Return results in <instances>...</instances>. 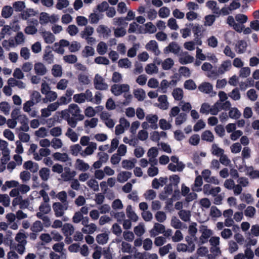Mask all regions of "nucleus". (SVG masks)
<instances>
[{"mask_svg":"<svg viewBox=\"0 0 259 259\" xmlns=\"http://www.w3.org/2000/svg\"><path fill=\"white\" fill-rule=\"evenodd\" d=\"M40 33L46 43L51 44L54 42L55 40V36L51 32L45 30L40 31Z\"/></svg>","mask_w":259,"mask_h":259,"instance_id":"nucleus-19","label":"nucleus"},{"mask_svg":"<svg viewBox=\"0 0 259 259\" xmlns=\"http://www.w3.org/2000/svg\"><path fill=\"white\" fill-rule=\"evenodd\" d=\"M95 54L94 49L89 46H85L82 51V55L84 57H89L94 56Z\"/></svg>","mask_w":259,"mask_h":259,"instance_id":"nucleus-59","label":"nucleus"},{"mask_svg":"<svg viewBox=\"0 0 259 259\" xmlns=\"http://www.w3.org/2000/svg\"><path fill=\"white\" fill-rule=\"evenodd\" d=\"M62 230L64 235L66 237V242L69 243L70 241H68V239L70 240L71 238H68V237L72 235L74 231V228L73 225L68 223L65 224L62 227Z\"/></svg>","mask_w":259,"mask_h":259,"instance_id":"nucleus-12","label":"nucleus"},{"mask_svg":"<svg viewBox=\"0 0 259 259\" xmlns=\"http://www.w3.org/2000/svg\"><path fill=\"white\" fill-rule=\"evenodd\" d=\"M243 171L245 172L246 175L249 176L251 179L259 178V171L254 170L252 166H245Z\"/></svg>","mask_w":259,"mask_h":259,"instance_id":"nucleus-23","label":"nucleus"},{"mask_svg":"<svg viewBox=\"0 0 259 259\" xmlns=\"http://www.w3.org/2000/svg\"><path fill=\"white\" fill-rule=\"evenodd\" d=\"M53 157L55 160L63 162L69 160V156L66 153L56 152L53 154Z\"/></svg>","mask_w":259,"mask_h":259,"instance_id":"nucleus-35","label":"nucleus"},{"mask_svg":"<svg viewBox=\"0 0 259 259\" xmlns=\"http://www.w3.org/2000/svg\"><path fill=\"white\" fill-rule=\"evenodd\" d=\"M97 148V144L95 142H91L81 153V157H85L92 155Z\"/></svg>","mask_w":259,"mask_h":259,"instance_id":"nucleus-13","label":"nucleus"},{"mask_svg":"<svg viewBox=\"0 0 259 259\" xmlns=\"http://www.w3.org/2000/svg\"><path fill=\"white\" fill-rule=\"evenodd\" d=\"M194 60V57L189 55L187 52L181 55L179 58V62L182 64L191 63L193 62Z\"/></svg>","mask_w":259,"mask_h":259,"instance_id":"nucleus-30","label":"nucleus"},{"mask_svg":"<svg viewBox=\"0 0 259 259\" xmlns=\"http://www.w3.org/2000/svg\"><path fill=\"white\" fill-rule=\"evenodd\" d=\"M135 97L139 101H143L146 97L145 92L142 89H137L134 91Z\"/></svg>","mask_w":259,"mask_h":259,"instance_id":"nucleus-46","label":"nucleus"},{"mask_svg":"<svg viewBox=\"0 0 259 259\" xmlns=\"http://www.w3.org/2000/svg\"><path fill=\"white\" fill-rule=\"evenodd\" d=\"M50 172L49 168L43 167L39 171V177L44 181H47L50 178Z\"/></svg>","mask_w":259,"mask_h":259,"instance_id":"nucleus-43","label":"nucleus"},{"mask_svg":"<svg viewBox=\"0 0 259 259\" xmlns=\"http://www.w3.org/2000/svg\"><path fill=\"white\" fill-rule=\"evenodd\" d=\"M159 125L161 130L165 131L170 130L172 126L171 123L165 119L159 120Z\"/></svg>","mask_w":259,"mask_h":259,"instance_id":"nucleus-64","label":"nucleus"},{"mask_svg":"<svg viewBox=\"0 0 259 259\" xmlns=\"http://www.w3.org/2000/svg\"><path fill=\"white\" fill-rule=\"evenodd\" d=\"M101 118L108 127L112 128L115 125V121L107 112H103L101 114Z\"/></svg>","mask_w":259,"mask_h":259,"instance_id":"nucleus-10","label":"nucleus"},{"mask_svg":"<svg viewBox=\"0 0 259 259\" xmlns=\"http://www.w3.org/2000/svg\"><path fill=\"white\" fill-rule=\"evenodd\" d=\"M203 184L202 178L201 176H198L195 180V182L192 189L193 191L199 192L201 191V186Z\"/></svg>","mask_w":259,"mask_h":259,"instance_id":"nucleus-36","label":"nucleus"},{"mask_svg":"<svg viewBox=\"0 0 259 259\" xmlns=\"http://www.w3.org/2000/svg\"><path fill=\"white\" fill-rule=\"evenodd\" d=\"M118 65L120 68L127 69L132 66V62L127 58L121 59L118 61Z\"/></svg>","mask_w":259,"mask_h":259,"instance_id":"nucleus-61","label":"nucleus"},{"mask_svg":"<svg viewBox=\"0 0 259 259\" xmlns=\"http://www.w3.org/2000/svg\"><path fill=\"white\" fill-rule=\"evenodd\" d=\"M147 156L149 158L150 163H157V160L156 157L158 155V150L157 148L153 147L150 148L147 152Z\"/></svg>","mask_w":259,"mask_h":259,"instance_id":"nucleus-15","label":"nucleus"},{"mask_svg":"<svg viewBox=\"0 0 259 259\" xmlns=\"http://www.w3.org/2000/svg\"><path fill=\"white\" fill-rule=\"evenodd\" d=\"M98 119L97 118H92L84 121V125L85 127L95 128L98 124Z\"/></svg>","mask_w":259,"mask_h":259,"instance_id":"nucleus-55","label":"nucleus"},{"mask_svg":"<svg viewBox=\"0 0 259 259\" xmlns=\"http://www.w3.org/2000/svg\"><path fill=\"white\" fill-rule=\"evenodd\" d=\"M97 32L104 37H108L111 33V29L104 25H100L97 28Z\"/></svg>","mask_w":259,"mask_h":259,"instance_id":"nucleus-27","label":"nucleus"},{"mask_svg":"<svg viewBox=\"0 0 259 259\" xmlns=\"http://www.w3.org/2000/svg\"><path fill=\"white\" fill-rule=\"evenodd\" d=\"M8 84L11 87H17L20 89H24L26 88V84L20 79H16L11 77L8 80Z\"/></svg>","mask_w":259,"mask_h":259,"instance_id":"nucleus-18","label":"nucleus"},{"mask_svg":"<svg viewBox=\"0 0 259 259\" xmlns=\"http://www.w3.org/2000/svg\"><path fill=\"white\" fill-rule=\"evenodd\" d=\"M145 48L147 50L152 52L156 56H158L160 54L158 44L155 40H150L146 44Z\"/></svg>","mask_w":259,"mask_h":259,"instance_id":"nucleus-14","label":"nucleus"},{"mask_svg":"<svg viewBox=\"0 0 259 259\" xmlns=\"http://www.w3.org/2000/svg\"><path fill=\"white\" fill-rule=\"evenodd\" d=\"M180 51V47L179 45L174 42H171L168 46L165 47L163 52L165 54H168L169 53H172L175 54H178Z\"/></svg>","mask_w":259,"mask_h":259,"instance_id":"nucleus-20","label":"nucleus"},{"mask_svg":"<svg viewBox=\"0 0 259 259\" xmlns=\"http://www.w3.org/2000/svg\"><path fill=\"white\" fill-rule=\"evenodd\" d=\"M136 161L135 158L132 160H123L121 162L122 167L126 169H131L134 167Z\"/></svg>","mask_w":259,"mask_h":259,"instance_id":"nucleus-45","label":"nucleus"},{"mask_svg":"<svg viewBox=\"0 0 259 259\" xmlns=\"http://www.w3.org/2000/svg\"><path fill=\"white\" fill-rule=\"evenodd\" d=\"M206 6L211 9L213 13L220 14V10L217 7V2L213 1H210L206 3Z\"/></svg>","mask_w":259,"mask_h":259,"instance_id":"nucleus-52","label":"nucleus"},{"mask_svg":"<svg viewBox=\"0 0 259 259\" xmlns=\"http://www.w3.org/2000/svg\"><path fill=\"white\" fill-rule=\"evenodd\" d=\"M34 135L37 138H45L49 136V130L45 127H41L35 131Z\"/></svg>","mask_w":259,"mask_h":259,"instance_id":"nucleus-39","label":"nucleus"},{"mask_svg":"<svg viewBox=\"0 0 259 259\" xmlns=\"http://www.w3.org/2000/svg\"><path fill=\"white\" fill-rule=\"evenodd\" d=\"M164 193L160 195L159 198L161 200H164L168 197L172 192V187L171 184L165 187Z\"/></svg>","mask_w":259,"mask_h":259,"instance_id":"nucleus-53","label":"nucleus"},{"mask_svg":"<svg viewBox=\"0 0 259 259\" xmlns=\"http://www.w3.org/2000/svg\"><path fill=\"white\" fill-rule=\"evenodd\" d=\"M247 46V43L245 41L240 40L236 45V51L238 54H243L245 52Z\"/></svg>","mask_w":259,"mask_h":259,"instance_id":"nucleus-42","label":"nucleus"},{"mask_svg":"<svg viewBox=\"0 0 259 259\" xmlns=\"http://www.w3.org/2000/svg\"><path fill=\"white\" fill-rule=\"evenodd\" d=\"M26 238L27 236L24 233V231L23 230H21L17 234L15 237V240L18 242V244H26Z\"/></svg>","mask_w":259,"mask_h":259,"instance_id":"nucleus-34","label":"nucleus"},{"mask_svg":"<svg viewBox=\"0 0 259 259\" xmlns=\"http://www.w3.org/2000/svg\"><path fill=\"white\" fill-rule=\"evenodd\" d=\"M109 237L107 233H101L96 236V241L100 244H105L108 240Z\"/></svg>","mask_w":259,"mask_h":259,"instance_id":"nucleus-56","label":"nucleus"},{"mask_svg":"<svg viewBox=\"0 0 259 259\" xmlns=\"http://www.w3.org/2000/svg\"><path fill=\"white\" fill-rule=\"evenodd\" d=\"M46 98L44 100V102L49 101L50 102H53L57 98V94L52 91H49L47 94L45 95Z\"/></svg>","mask_w":259,"mask_h":259,"instance_id":"nucleus-62","label":"nucleus"},{"mask_svg":"<svg viewBox=\"0 0 259 259\" xmlns=\"http://www.w3.org/2000/svg\"><path fill=\"white\" fill-rule=\"evenodd\" d=\"M221 191L220 187H213L209 184H205L203 186V192L204 194L215 196Z\"/></svg>","mask_w":259,"mask_h":259,"instance_id":"nucleus-9","label":"nucleus"},{"mask_svg":"<svg viewBox=\"0 0 259 259\" xmlns=\"http://www.w3.org/2000/svg\"><path fill=\"white\" fill-rule=\"evenodd\" d=\"M167 178L161 177L159 179H154L152 181V187L155 189H158L163 186L167 182Z\"/></svg>","mask_w":259,"mask_h":259,"instance_id":"nucleus-40","label":"nucleus"},{"mask_svg":"<svg viewBox=\"0 0 259 259\" xmlns=\"http://www.w3.org/2000/svg\"><path fill=\"white\" fill-rule=\"evenodd\" d=\"M97 227L95 224L91 223L89 225L86 226L85 227H83L81 229V231L83 233L85 234H92L96 231Z\"/></svg>","mask_w":259,"mask_h":259,"instance_id":"nucleus-33","label":"nucleus"},{"mask_svg":"<svg viewBox=\"0 0 259 259\" xmlns=\"http://www.w3.org/2000/svg\"><path fill=\"white\" fill-rule=\"evenodd\" d=\"M172 95L176 100L181 101L184 96L183 91L181 88H176L173 90Z\"/></svg>","mask_w":259,"mask_h":259,"instance_id":"nucleus-51","label":"nucleus"},{"mask_svg":"<svg viewBox=\"0 0 259 259\" xmlns=\"http://www.w3.org/2000/svg\"><path fill=\"white\" fill-rule=\"evenodd\" d=\"M75 167L78 170L85 171L90 168V165L83 160L77 159L75 162Z\"/></svg>","mask_w":259,"mask_h":259,"instance_id":"nucleus-22","label":"nucleus"},{"mask_svg":"<svg viewBox=\"0 0 259 259\" xmlns=\"http://www.w3.org/2000/svg\"><path fill=\"white\" fill-rule=\"evenodd\" d=\"M43 229V225L40 221H36L34 222L30 228L33 232L38 233L41 232Z\"/></svg>","mask_w":259,"mask_h":259,"instance_id":"nucleus-63","label":"nucleus"},{"mask_svg":"<svg viewBox=\"0 0 259 259\" xmlns=\"http://www.w3.org/2000/svg\"><path fill=\"white\" fill-rule=\"evenodd\" d=\"M201 139L202 140L211 142L213 141L214 136L212 132L210 131L206 130L202 133L201 135Z\"/></svg>","mask_w":259,"mask_h":259,"instance_id":"nucleus-58","label":"nucleus"},{"mask_svg":"<svg viewBox=\"0 0 259 259\" xmlns=\"http://www.w3.org/2000/svg\"><path fill=\"white\" fill-rule=\"evenodd\" d=\"M212 89V85L210 83L207 82H202L198 87V90L205 94L210 93Z\"/></svg>","mask_w":259,"mask_h":259,"instance_id":"nucleus-31","label":"nucleus"},{"mask_svg":"<svg viewBox=\"0 0 259 259\" xmlns=\"http://www.w3.org/2000/svg\"><path fill=\"white\" fill-rule=\"evenodd\" d=\"M232 62L230 60H226L222 61L221 64L218 67L216 74L222 75L225 72H228L232 68Z\"/></svg>","mask_w":259,"mask_h":259,"instance_id":"nucleus-8","label":"nucleus"},{"mask_svg":"<svg viewBox=\"0 0 259 259\" xmlns=\"http://www.w3.org/2000/svg\"><path fill=\"white\" fill-rule=\"evenodd\" d=\"M150 166L147 170V174L149 177H153L157 175L159 172L158 167L155 166L157 163H150Z\"/></svg>","mask_w":259,"mask_h":259,"instance_id":"nucleus-54","label":"nucleus"},{"mask_svg":"<svg viewBox=\"0 0 259 259\" xmlns=\"http://www.w3.org/2000/svg\"><path fill=\"white\" fill-rule=\"evenodd\" d=\"M201 231L202 232V234L200 239L202 243H204L212 235V231L205 226H203L201 228Z\"/></svg>","mask_w":259,"mask_h":259,"instance_id":"nucleus-26","label":"nucleus"},{"mask_svg":"<svg viewBox=\"0 0 259 259\" xmlns=\"http://www.w3.org/2000/svg\"><path fill=\"white\" fill-rule=\"evenodd\" d=\"M187 118V114L185 113H181L176 118L175 124L176 125H181L184 123Z\"/></svg>","mask_w":259,"mask_h":259,"instance_id":"nucleus-60","label":"nucleus"},{"mask_svg":"<svg viewBox=\"0 0 259 259\" xmlns=\"http://www.w3.org/2000/svg\"><path fill=\"white\" fill-rule=\"evenodd\" d=\"M68 111L70 114L79 121L82 120L84 118V115L80 113L81 110L79 107L75 104H71L69 105Z\"/></svg>","mask_w":259,"mask_h":259,"instance_id":"nucleus-5","label":"nucleus"},{"mask_svg":"<svg viewBox=\"0 0 259 259\" xmlns=\"http://www.w3.org/2000/svg\"><path fill=\"white\" fill-rule=\"evenodd\" d=\"M59 20V16L55 14L50 15L46 12H41L40 14L39 20L41 25H46L49 23L52 24L57 22Z\"/></svg>","mask_w":259,"mask_h":259,"instance_id":"nucleus-1","label":"nucleus"},{"mask_svg":"<svg viewBox=\"0 0 259 259\" xmlns=\"http://www.w3.org/2000/svg\"><path fill=\"white\" fill-rule=\"evenodd\" d=\"M165 227L162 224L156 223H155L153 228L150 231V236L154 237L158 234H162L164 232Z\"/></svg>","mask_w":259,"mask_h":259,"instance_id":"nucleus-17","label":"nucleus"},{"mask_svg":"<svg viewBox=\"0 0 259 259\" xmlns=\"http://www.w3.org/2000/svg\"><path fill=\"white\" fill-rule=\"evenodd\" d=\"M94 32V29L90 26H86L83 31L81 32V37L84 39L88 37L91 36Z\"/></svg>","mask_w":259,"mask_h":259,"instance_id":"nucleus-47","label":"nucleus"},{"mask_svg":"<svg viewBox=\"0 0 259 259\" xmlns=\"http://www.w3.org/2000/svg\"><path fill=\"white\" fill-rule=\"evenodd\" d=\"M130 89V85L127 84H115L111 87V91L115 96H119L128 92Z\"/></svg>","mask_w":259,"mask_h":259,"instance_id":"nucleus-4","label":"nucleus"},{"mask_svg":"<svg viewBox=\"0 0 259 259\" xmlns=\"http://www.w3.org/2000/svg\"><path fill=\"white\" fill-rule=\"evenodd\" d=\"M126 212L127 217L134 222H136L138 220V217L133 210L131 205H128L126 209Z\"/></svg>","mask_w":259,"mask_h":259,"instance_id":"nucleus-44","label":"nucleus"},{"mask_svg":"<svg viewBox=\"0 0 259 259\" xmlns=\"http://www.w3.org/2000/svg\"><path fill=\"white\" fill-rule=\"evenodd\" d=\"M13 13V8L9 6L4 7L2 10V16L5 18L10 17Z\"/></svg>","mask_w":259,"mask_h":259,"instance_id":"nucleus-49","label":"nucleus"},{"mask_svg":"<svg viewBox=\"0 0 259 259\" xmlns=\"http://www.w3.org/2000/svg\"><path fill=\"white\" fill-rule=\"evenodd\" d=\"M159 104L158 107L162 110H166L169 106V103L167 101V97L165 95H160L158 98Z\"/></svg>","mask_w":259,"mask_h":259,"instance_id":"nucleus-25","label":"nucleus"},{"mask_svg":"<svg viewBox=\"0 0 259 259\" xmlns=\"http://www.w3.org/2000/svg\"><path fill=\"white\" fill-rule=\"evenodd\" d=\"M76 175L75 171L71 170L69 167H65L64 171L61 174V177L64 181L68 182L72 180Z\"/></svg>","mask_w":259,"mask_h":259,"instance_id":"nucleus-11","label":"nucleus"},{"mask_svg":"<svg viewBox=\"0 0 259 259\" xmlns=\"http://www.w3.org/2000/svg\"><path fill=\"white\" fill-rule=\"evenodd\" d=\"M158 116L155 114H148L146 116V120L151 125V128L156 130L158 128Z\"/></svg>","mask_w":259,"mask_h":259,"instance_id":"nucleus-21","label":"nucleus"},{"mask_svg":"<svg viewBox=\"0 0 259 259\" xmlns=\"http://www.w3.org/2000/svg\"><path fill=\"white\" fill-rule=\"evenodd\" d=\"M171 162L168 165V169L173 172L182 171L185 167L184 164L180 161L179 158L176 156H172L170 158Z\"/></svg>","mask_w":259,"mask_h":259,"instance_id":"nucleus-2","label":"nucleus"},{"mask_svg":"<svg viewBox=\"0 0 259 259\" xmlns=\"http://www.w3.org/2000/svg\"><path fill=\"white\" fill-rule=\"evenodd\" d=\"M23 167L33 173L37 172L39 169L38 164L30 160L26 161L23 164Z\"/></svg>","mask_w":259,"mask_h":259,"instance_id":"nucleus-24","label":"nucleus"},{"mask_svg":"<svg viewBox=\"0 0 259 259\" xmlns=\"http://www.w3.org/2000/svg\"><path fill=\"white\" fill-rule=\"evenodd\" d=\"M34 71L36 75L43 76L47 73L48 69L42 63L37 62L34 65Z\"/></svg>","mask_w":259,"mask_h":259,"instance_id":"nucleus-16","label":"nucleus"},{"mask_svg":"<svg viewBox=\"0 0 259 259\" xmlns=\"http://www.w3.org/2000/svg\"><path fill=\"white\" fill-rule=\"evenodd\" d=\"M108 50V46L104 41H100L97 46V52L100 55H104Z\"/></svg>","mask_w":259,"mask_h":259,"instance_id":"nucleus-41","label":"nucleus"},{"mask_svg":"<svg viewBox=\"0 0 259 259\" xmlns=\"http://www.w3.org/2000/svg\"><path fill=\"white\" fill-rule=\"evenodd\" d=\"M95 88L97 90H105L108 89V85L105 82V79L99 74H96L94 79Z\"/></svg>","mask_w":259,"mask_h":259,"instance_id":"nucleus-6","label":"nucleus"},{"mask_svg":"<svg viewBox=\"0 0 259 259\" xmlns=\"http://www.w3.org/2000/svg\"><path fill=\"white\" fill-rule=\"evenodd\" d=\"M65 136L74 143L77 142L78 140L79 135L71 128H68L67 130Z\"/></svg>","mask_w":259,"mask_h":259,"instance_id":"nucleus-38","label":"nucleus"},{"mask_svg":"<svg viewBox=\"0 0 259 259\" xmlns=\"http://www.w3.org/2000/svg\"><path fill=\"white\" fill-rule=\"evenodd\" d=\"M145 71L148 74L152 75L158 72V68L155 64L150 63L146 65Z\"/></svg>","mask_w":259,"mask_h":259,"instance_id":"nucleus-48","label":"nucleus"},{"mask_svg":"<svg viewBox=\"0 0 259 259\" xmlns=\"http://www.w3.org/2000/svg\"><path fill=\"white\" fill-rule=\"evenodd\" d=\"M51 154V151L48 148H40L38 153L34 154V159L39 161L42 159V157H47Z\"/></svg>","mask_w":259,"mask_h":259,"instance_id":"nucleus-28","label":"nucleus"},{"mask_svg":"<svg viewBox=\"0 0 259 259\" xmlns=\"http://www.w3.org/2000/svg\"><path fill=\"white\" fill-rule=\"evenodd\" d=\"M68 203L62 204L60 202H56L53 205V208L57 217H62L65 210L68 209Z\"/></svg>","mask_w":259,"mask_h":259,"instance_id":"nucleus-7","label":"nucleus"},{"mask_svg":"<svg viewBox=\"0 0 259 259\" xmlns=\"http://www.w3.org/2000/svg\"><path fill=\"white\" fill-rule=\"evenodd\" d=\"M39 210L40 211L36 213V216L48 224L47 225H50V222L49 218L47 216H44V214H47L50 211V206L47 202H45L40 205Z\"/></svg>","mask_w":259,"mask_h":259,"instance_id":"nucleus-3","label":"nucleus"},{"mask_svg":"<svg viewBox=\"0 0 259 259\" xmlns=\"http://www.w3.org/2000/svg\"><path fill=\"white\" fill-rule=\"evenodd\" d=\"M174 65V60L170 58H167L161 63V66L163 70H169Z\"/></svg>","mask_w":259,"mask_h":259,"instance_id":"nucleus-50","label":"nucleus"},{"mask_svg":"<svg viewBox=\"0 0 259 259\" xmlns=\"http://www.w3.org/2000/svg\"><path fill=\"white\" fill-rule=\"evenodd\" d=\"M71 154L75 156L79 155L81 156V153L83 152L82 148L79 144H74L70 147Z\"/></svg>","mask_w":259,"mask_h":259,"instance_id":"nucleus-37","label":"nucleus"},{"mask_svg":"<svg viewBox=\"0 0 259 259\" xmlns=\"http://www.w3.org/2000/svg\"><path fill=\"white\" fill-rule=\"evenodd\" d=\"M11 117L12 118L15 119H20L21 120H27L25 115L20 114V111L19 109H14L11 113Z\"/></svg>","mask_w":259,"mask_h":259,"instance_id":"nucleus-57","label":"nucleus"},{"mask_svg":"<svg viewBox=\"0 0 259 259\" xmlns=\"http://www.w3.org/2000/svg\"><path fill=\"white\" fill-rule=\"evenodd\" d=\"M30 93V101L35 105L39 103L41 100V96L40 94L36 91H32Z\"/></svg>","mask_w":259,"mask_h":259,"instance_id":"nucleus-29","label":"nucleus"},{"mask_svg":"<svg viewBox=\"0 0 259 259\" xmlns=\"http://www.w3.org/2000/svg\"><path fill=\"white\" fill-rule=\"evenodd\" d=\"M132 176V173L130 171H121L117 175V180L120 183H124L127 181Z\"/></svg>","mask_w":259,"mask_h":259,"instance_id":"nucleus-32","label":"nucleus"}]
</instances>
